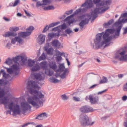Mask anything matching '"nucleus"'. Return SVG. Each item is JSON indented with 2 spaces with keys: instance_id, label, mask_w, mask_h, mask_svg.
<instances>
[{
  "instance_id": "1",
  "label": "nucleus",
  "mask_w": 127,
  "mask_h": 127,
  "mask_svg": "<svg viewBox=\"0 0 127 127\" xmlns=\"http://www.w3.org/2000/svg\"><path fill=\"white\" fill-rule=\"evenodd\" d=\"M111 2L110 0V2L109 4H107L106 5H103L102 6H103L104 8L103 9H101V8L102 7L96 8H95L94 11L91 12V14H87V16L88 18H86L84 20H82L79 23V25L80 26V28L82 29L83 28L84 25L88 24L89 20L92 18L93 20L95 19L97 16V14L104 12L107 10L109 8L108 5H110Z\"/></svg>"
},
{
  "instance_id": "2",
  "label": "nucleus",
  "mask_w": 127,
  "mask_h": 127,
  "mask_svg": "<svg viewBox=\"0 0 127 127\" xmlns=\"http://www.w3.org/2000/svg\"><path fill=\"white\" fill-rule=\"evenodd\" d=\"M111 2L110 0V2L109 4H107L106 5H103L102 6H103L104 8L103 9H101V8L102 7L96 8H95L94 11L91 12V14H87V16L88 18H86L84 20H82L79 23V25L80 26V28L82 29L83 28L84 25L88 24L89 20L92 18L93 20L95 19L97 16V14L104 12L107 10L109 8L108 5H110Z\"/></svg>"
},
{
  "instance_id": "3",
  "label": "nucleus",
  "mask_w": 127,
  "mask_h": 127,
  "mask_svg": "<svg viewBox=\"0 0 127 127\" xmlns=\"http://www.w3.org/2000/svg\"><path fill=\"white\" fill-rule=\"evenodd\" d=\"M109 34L105 31L104 33L102 32L98 33L96 35V39L94 40V42L96 47L95 49H98L104 44V47L108 46L109 44L107 43L110 41L112 39L111 36H109Z\"/></svg>"
},
{
  "instance_id": "4",
  "label": "nucleus",
  "mask_w": 127,
  "mask_h": 127,
  "mask_svg": "<svg viewBox=\"0 0 127 127\" xmlns=\"http://www.w3.org/2000/svg\"><path fill=\"white\" fill-rule=\"evenodd\" d=\"M30 93L31 94L34 93V94L33 96L28 98L27 101L28 103L34 107L38 106V103L40 106H42L43 102L39 100V98H43L44 95L41 92L36 90L32 89L30 91Z\"/></svg>"
},
{
  "instance_id": "5",
  "label": "nucleus",
  "mask_w": 127,
  "mask_h": 127,
  "mask_svg": "<svg viewBox=\"0 0 127 127\" xmlns=\"http://www.w3.org/2000/svg\"><path fill=\"white\" fill-rule=\"evenodd\" d=\"M81 125L83 126L92 125L94 123V122L91 123L89 118L85 114L81 115L79 119Z\"/></svg>"
},
{
  "instance_id": "6",
  "label": "nucleus",
  "mask_w": 127,
  "mask_h": 127,
  "mask_svg": "<svg viewBox=\"0 0 127 127\" xmlns=\"http://www.w3.org/2000/svg\"><path fill=\"white\" fill-rule=\"evenodd\" d=\"M9 108L13 112V115L16 116L19 114L21 113L19 106L18 104L14 105L13 102L10 103L8 105Z\"/></svg>"
},
{
  "instance_id": "7",
  "label": "nucleus",
  "mask_w": 127,
  "mask_h": 127,
  "mask_svg": "<svg viewBox=\"0 0 127 127\" xmlns=\"http://www.w3.org/2000/svg\"><path fill=\"white\" fill-rule=\"evenodd\" d=\"M125 51H123L120 52L119 54L116 55L115 56V58L118 59L120 61H127V54L125 55Z\"/></svg>"
},
{
  "instance_id": "8",
  "label": "nucleus",
  "mask_w": 127,
  "mask_h": 127,
  "mask_svg": "<svg viewBox=\"0 0 127 127\" xmlns=\"http://www.w3.org/2000/svg\"><path fill=\"white\" fill-rule=\"evenodd\" d=\"M80 111L84 113L91 112L94 111L93 108L88 105H86L81 107L80 109Z\"/></svg>"
},
{
  "instance_id": "9",
  "label": "nucleus",
  "mask_w": 127,
  "mask_h": 127,
  "mask_svg": "<svg viewBox=\"0 0 127 127\" xmlns=\"http://www.w3.org/2000/svg\"><path fill=\"white\" fill-rule=\"evenodd\" d=\"M32 88L37 89L39 90L40 87L34 81L30 80L28 82V86L27 88L28 89H30V91L32 89Z\"/></svg>"
},
{
  "instance_id": "10",
  "label": "nucleus",
  "mask_w": 127,
  "mask_h": 127,
  "mask_svg": "<svg viewBox=\"0 0 127 127\" xmlns=\"http://www.w3.org/2000/svg\"><path fill=\"white\" fill-rule=\"evenodd\" d=\"M100 0H93L94 3L95 4L97 7L101 6L104 5L109 4L110 2V0H106L105 1H103L101 2Z\"/></svg>"
},
{
  "instance_id": "11",
  "label": "nucleus",
  "mask_w": 127,
  "mask_h": 127,
  "mask_svg": "<svg viewBox=\"0 0 127 127\" xmlns=\"http://www.w3.org/2000/svg\"><path fill=\"white\" fill-rule=\"evenodd\" d=\"M21 56H17L15 57V58L13 57L12 59L8 58L6 60L4 63L10 65L12 63V61H13L14 62L18 61L19 59H21Z\"/></svg>"
},
{
  "instance_id": "12",
  "label": "nucleus",
  "mask_w": 127,
  "mask_h": 127,
  "mask_svg": "<svg viewBox=\"0 0 127 127\" xmlns=\"http://www.w3.org/2000/svg\"><path fill=\"white\" fill-rule=\"evenodd\" d=\"M21 106L22 110L24 112L28 109H30L31 108V106L27 102H21Z\"/></svg>"
},
{
  "instance_id": "13",
  "label": "nucleus",
  "mask_w": 127,
  "mask_h": 127,
  "mask_svg": "<svg viewBox=\"0 0 127 127\" xmlns=\"http://www.w3.org/2000/svg\"><path fill=\"white\" fill-rule=\"evenodd\" d=\"M81 6L82 7H85L88 9H90L92 8L93 6V4L91 1L90 0L82 4Z\"/></svg>"
},
{
  "instance_id": "14",
  "label": "nucleus",
  "mask_w": 127,
  "mask_h": 127,
  "mask_svg": "<svg viewBox=\"0 0 127 127\" xmlns=\"http://www.w3.org/2000/svg\"><path fill=\"white\" fill-rule=\"evenodd\" d=\"M90 102L91 104H94L96 103L98 101V96H95L93 97L92 95H90Z\"/></svg>"
},
{
  "instance_id": "15",
  "label": "nucleus",
  "mask_w": 127,
  "mask_h": 127,
  "mask_svg": "<svg viewBox=\"0 0 127 127\" xmlns=\"http://www.w3.org/2000/svg\"><path fill=\"white\" fill-rule=\"evenodd\" d=\"M31 33V32H21L18 33V35L20 37L25 38L30 35Z\"/></svg>"
},
{
  "instance_id": "16",
  "label": "nucleus",
  "mask_w": 127,
  "mask_h": 127,
  "mask_svg": "<svg viewBox=\"0 0 127 127\" xmlns=\"http://www.w3.org/2000/svg\"><path fill=\"white\" fill-rule=\"evenodd\" d=\"M17 35V33L16 32H8L4 34H3V37H6L9 36H15Z\"/></svg>"
},
{
  "instance_id": "17",
  "label": "nucleus",
  "mask_w": 127,
  "mask_h": 127,
  "mask_svg": "<svg viewBox=\"0 0 127 127\" xmlns=\"http://www.w3.org/2000/svg\"><path fill=\"white\" fill-rule=\"evenodd\" d=\"M52 45L58 48L61 45V43L58 40L56 39L53 40L51 42Z\"/></svg>"
},
{
  "instance_id": "18",
  "label": "nucleus",
  "mask_w": 127,
  "mask_h": 127,
  "mask_svg": "<svg viewBox=\"0 0 127 127\" xmlns=\"http://www.w3.org/2000/svg\"><path fill=\"white\" fill-rule=\"evenodd\" d=\"M8 102V100L7 97H5L3 98L0 99V103L1 104L4 105L7 104Z\"/></svg>"
},
{
  "instance_id": "19",
  "label": "nucleus",
  "mask_w": 127,
  "mask_h": 127,
  "mask_svg": "<svg viewBox=\"0 0 127 127\" xmlns=\"http://www.w3.org/2000/svg\"><path fill=\"white\" fill-rule=\"evenodd\" d=\"M121 17H120L119 19L118 22H116L115 24V25L118 26V25L121 24H121L122 23H124L125 22H127V20H125L126 19H123L122 20H120Z\"/></svg>"
},
{
  "instance_id": "20",
  "label": "nucleus",
  "mask_w": 127,
  "mask_h": 127,
  "mask_svg": "<svg viewBox=\"0 0 127 127\" xmlns=\"http://www.w3.org/2000/svg\"><path fill=\"white\" fill-rule=\"evenodd\" d=\"M39 38V42L41 43L44 42L45 36L42 34L39 35L38 37Z\"/></svg>"
},
{
  "instance_id": "21",
  "label": "nucleus",
  "mask_w": 127,
  "mask_h": 127,
  "mask_svg": "<svg viewBox=\"0 0 127 127\" xmlns=\"http://www.w3.org/2000/svg\"><path fill=\"white\" fill-rule=\"evenodd\" d=\"M122 27V25H121L120 26L118 27L116 29V32L115 33V35L119 36L120 35V32L121 29Z\"/></svg>"
},
{
  "instance_id": "22",
  "label": "nucleus",
  "mask_w": 127,
  "mask_h": 127,
  "mask_svg": "<svg viewBox=\"0 0 127 127\" xmlns=\"http://www.w3.org/2000/svg\"><path fill=\"white\" fill-rule=\"evenodd\" d=\"M45 70V73L48 76H51L53 74V71H51L49 69H48L47 68L46 69H44Z\"/></svg>"
},
{
  "instance_id": "23",
  "label": "nucleus",
  "mask_w": 127,
  "mask_h": 127,
  "mask_svg": "<svg viewBox=\"0 0 127 127\" xmlns=\"http://www.w3.org/2000/svg\"><path fill=\"white\" fill-rule=\"evenodd\" d=\"M40 67L38 64H36L32 68L31 70L32 71H35L38 70L40 69Z\"/></svg>"
},
{
  "instance_id": "24",
  "label": "nucleus",
  "mask_w": 127,
  "mask_h": 127,
  "mask_svg": "<svg viewBox=\"0 0 127 127\" xmlns=\"http://www.w3.org/2000/svg\"><path fill=\"white\" fill-rule=\"evenodd\" d=\"M40 65L43 70L46 69L47 68V62L45 61L41 62L40 63Z\"/></svg>"
},
{
  "instance_id": "25",
  "label": "nucleus",
  "mask_w": 127,
  "mask_h": 127,
  "mask_svg": "<svg viewBox=\"0 0 127 127\" xmlns=\"http://www.w3.org/2000/svg\"><path fill=\"white\" fill-rule=\"evenodd\" d=\"M35 62L34 60H29L28 61V64L29 66L32 67L34 64L35 63Z\"/></svg>"
},
{
  "instance_id": "26",
  "label": "nucleus",
  "mask_w": 127,
  "mask_h": 127,
  "mask_svg": "<svg viewBox=\"0 0 127 127\" xmlns=\"http://www.w3.org/2000/svg\"><path fill=\"white\" fill-rule=\"evenodd\" d=\"M113 22V19H111L108 22L104 24H103V26L104 27L107 28V26H109L112 24V23Z\"/></svg>"
},
{
  "instance_id": "27",
  "label": "nucleus",
  "mask_w": 127,
  "mask_h": 127,
  "mask_svg": "<svg viewBox=\"0 0 127 127\" xmlns=\"http://www.w3.org/2000/svg\"><path fill=\"white\" fill-rule=\"evenodd\" d=\"M65 68V67L64 64H62L60 65L59 69L57 70V72H62L64 70V69Z\"/></svg>"
},
{
  "instance_id": "28",
  "label": "nucleus",
  "mask_w": 127,
  "mask_h": 127,
  "mask_svg": "<svg viewBox=\"0 0 127 127\" xmlns=\"http://www.w3.org/2000/svg\"><path fill=\"white\" fill-rule=\"evenodd\" d=\"M54 9V7L52 5H49L43 8V9L45 10H53Z\"/></svg>"
},
{
  "instance_id": "29",
  "label": "nucleus",
  "mask_w": 127,
  "mask_h": 127,
  "mask_svg": "<svg viewBox=\"0 0 127 127\" xmlns=\"http://www.w3.org/2000/svg\"><path fill=\"white\" fill-rule=\"evenodd\" d=\"M19 29V27H12L10 28L9 30L11 32H16L18 31Z\"/></svg>"
},
{
  "instance_id": "30",
  "label": "nucleus",
  "mask_w": 127,
  "mask_h": 127,
  "mask_svg": "<svg viewBox=\"0 0 127 127\" xmlns=\"http://www.w3.org/2000/svg\"><path fill=\"white\" fill-rule=\"evenodd\" d=\"M56 35H57L58 36H59V33H58V34H57L56 33H49L48 34V37L50 39Z\"/></svg>"
},
{
  "instance_id": "31",
  "label": "nucleus",
  "mask_w": 127,
  "mask_h": 127,
  "mask_svg": "<svg viewBox=\"0 0 127 127\" xmlns=\"http://www.w3.org/2000/svg\"><path fill=\"white\" fill-rule=\"evenodd\" d=\"M34 77L37 80H42V77L41 75L39 73H37L34 75Z\"/></svg>"
},
{
  "instance_id": "32",
  "label": "nucleus",
  "mask_w": 127,
  "mask_h": 127,
  "mask_svg": "<svg viewBox=\"0 0 127 127\" xmlns=\"http://www.w3.org/2000/svg\"><path fill=\"white\" fill-rule=\"evenodd\" d=\"M107 78L106 77L103 76V77L102 79L99 81V84H101L106 83L107 82Z\"/></svg>"
},
{
  "instance_id": "33",
  "label": "nucleus",
  "mask_w": 127,
  "mask_h": 127,
  "mask_svg": "<svg viewBox=\"0 0 127 127\" xmlns=\"http://www.w3.org/2000/svg\"><path fill=\"white\" fill-rule=\"evenodd\" d=\"M72 31L70 29V28L66 29L64 31V33L66 34L65 35H67L66 34L69 35L70 33H72Z\"/></svg>"
},
{
  "instance_id": "34",
  "label": "nucleus",
  "mask_w": 127,
  "mask_h": 127,
  "mask_svg": "<svg viewBox=\"0 0 127 127\" xmlns=\"http://www.w3.org/2000/svg\"><path fill=\"white\" fill-rule=\"evenodd\" d=\"M49 66L50 68L54 70L56 69L57 67L56 64L55 63H52V64H50Z\"/></svg>"
},
{
  "instance_id": "35",
  "label": "nucleus",
  "mask_w": 127,
  "mask_h": 127,
  "mask_svg": "<svg viewBox=\"0 0 127 127\" xmlns=\"http://www.w3.org/2000/svg\"><path fill=\"white\" fill-rule=\"evenodd\" d=\"M49 81L51 82L54 83H56L59 82L58 80L53 77L50 78L49 79Z\"/></svg>"
},
{
  "instance_id": "36",
  "label": "nucleus",
  "mask_w": 127,
  "mask_h": 127,
  "mask_svg": "<svg viewBox=\"0 0 127 127\" xmlns=\"http://www.w3.org/2000/svg\"><path fill=\"white\" fill-rule=\"evenodd\" d=\"M115 30L114 29H108L105 30L107 32L111 34H112L114 33Z\"/></svg>"
},
{
  "instance_id": "37",
  "label": "nucleus",
  "mask_w": 127,
  "mask_h": 127,
  "mask_svg": "<svg viewBox=\"0 0 127 127\" xmlns=\"http://www.w3.org/2000/svg\"><path fill=\"white\" fill-rule=\"evenodd\" d=\"M60 23L59 22L52 23L49 25V26H48V27L49 28L57 25Z\"/></svg>"
},
{
  "instance_id": "38",
  "label": "nucleus",
  "mask_w": 127,
  "mask_h": 127,
  "mask_svg": "<svg viewBox=\"0 0 127 127\" xmlns=\"http://www.w3.org/2000/svg\"><path fill=\"white\" fill-rule=\"evenodd\" d=\"M5 94V91L3 89H2L0 91V98L3 97L4 95Z\"/></svg>"
},
{
  "instance_id": "39",
  "label": "nucleus",
  "mask_w": 127,
  "mask_h": 127,
  "mask_svg": "<svg viewBox=\"0 0 127 127\" xmlns=\"http://www.w3.org/2000/svg\"><path fill=\"white\" fill-rule=\"evenodd\" d=\"M46 58V56L44 53H43L41 56L39 58V61H41L44 60Z\"/></svg>"
},
{
  "instance_id": "40",
  "label": "nucleus",
  "mask_w": 127,
  "mask_h": 127,
  "mask_svg": "<svg viewBox=\"0 0 127 127\" xmlns=\"http://www.w3.org/2000/svg\"><path fill=\"white\" fill-rule=\"evenodd\" d=\"M13 71L14 70H17L19 69V67L16 64H13L11 66Z\"/></svg>"
},
{
  "instance_id": "41",
  "label": "nucleus",
  "mask_w": 127,
  "mask_h": 127,
  "mask_svg": "<svg viewBox=\"0 0 127 127\" xmlns=\"http://www.w3.org/2000/svg\"><path fill=\"white\" fill-rule=\"evenodd\" d=\"M2 73L3 77L5 78L6 79L10 77V75L9 74H6L4 71V72H2Z\"/></svg>"
},
{
  "instance_id": "42",
  "label": "nucleus",
  "mask_w": 127,
  "mask_h": 127,
  "mask_svg": "<svg viewBox=\"0 0 127 127\" xmlns=\"http://www.w3.org/2000/svg\"><path fill=\"white\" fill-rule=\"evenodd\" d=\"M7 71L10 74H11L14 72V71L11 67V68H7Z\"/></svg>"
},
{
  "instance_id": "43",
  "label": "nucleus",
  "mask_w": 127,
  "mask_h": 127,
  "mask_svg": "<svg viewBox=\"0 0 127 127\" xmlns=\"http://www.w3.org/2000/svg\"><path fill=\"white\" fill-rule=\"evenodd\" d=\"M41 2L40 1H37L36 4V6L37 7L44 5L43 3H41Z\"/></svg>"
},
{
  "instance_id": "44",
  "label": "nucleus",
  "mask_w": 127,
  "mask_h": 127,
  "mask_svg": "<svg viewBox=\"0 0 127 127\" xmlns=\"http://www.w3.org/2000/svg\"><path fill=\"white\" fill-rule=\"evenodd\" d=\"M61 97L62 99L64 100H66L68 98V97L65 94L62 95Z\"/></svg>"
},
{
  "instance_id": "45",
  "label": "nucleus",
  "mask_w": 127,
  "mask_h": 127,
  "mask_svg": "<svg viewBox=\"0 0 127 127\" xmlns=\"http://www.w3.org/2000/svg\"><path fill=\"white\" fill-rule=\"evenodd\" d=\"M50 0H43L42 2H43L44 5H46L48 4L50 2Z\"/></svg>"
},
{
  "instance_id": "46",
  "label": "nucleus",
  "mask_w": 127,
  "mask_h": 127,
  "mask_svg": "<svg viewBox=\"0 0 127 127\" xmlns=\"http://www.w3.org/2000/svg\"><path fill=\"white\" fill-rule=\"evenodd\" d=\"M43 119L41 114L36 116L35 119H37L39 120H42Z\"/></svg>"
},
{
  "instance_id": "47",
  "label": "nucleus",
  "mask_w": 127,
  "mask_h": 127,
  "mask_svg": "<svg viewBox=\"0 0 127 127\" xmlns=\"http://www.w3.org/2000/svg\"><path fill=\"white\" fill-rule=\"evenodd\" d=\"M20 2V0H15L12 6L14 7L16 6Z\"/></svg>"
},
{
  "instance_id": "48",
  "label": "nucleus",
  "mask_w": 127,
  "mask_h": 127,
  "mask_svg": "<svg viewBox=\"0 0 127 127\" xmlns=\"http://www.w3.org/2000/svg\"><path fill=\"white\" fill-rule=\"evenodd\" d=\"M34 28L32 26H30L28 28L26 29L27 30H28L29 31V32H32V31L34 29Z\"/></svg>"
},
{
  "instance_id": "49",
  "label": "nucleus",
  "mask_w": 127,
  "mask_h": 127,
  "mask_svg": "<svg viewBox=\"0 0 127 127\" xmlns=\"http://www.w3.org/2000/svg\"><path fill=\"white\" fill-rule=\"evenodd\" d=\"M15 38L16 39L17 41L19 43H20L22 41V40L19 37H15Z\"/></svg>"
},
{
  "instance_id": "50",
  "label": "nucleus",
  "mask_w": 127,
  "mask_h": 127,
  "mask_svg": "<svg viewBox=\"0 0 127 127\" xmlns=\"http://www.w3.org/2000/svg\"><path fill=\"white\" fill-rule=\"evenodd\" d=\"M49 28L48 27V25H46L45 27H44V28L43 30L42 31L43 33H44L46 32L47 31H48L49 29Z\"/></svg>"
},
{
  "instance_id": "51",
  "label": "nucleus",
  "mask_w": 127,
  "mask_h": 127,
  "mask_svg": "<svg viewBox=\"0 0 127 127\" xmlns=\"http://www.w3.org/2000/svg\"><path fill=\"white\" fill-rule=\"evenodd\" d=\"M73 16V15H71L70 16L67 17L65 19L64 21H69V20H70V18L71 17H72Z\"/></svg>"
},
{
  "instance_id": "52",
  "label": "nucleus",
  "mask_w": 127,
  "mask_h": 127,
  "mask_svg": "<svg viewBox=\"0 0 127 127\" xmlns=\"http://www.w3.org/2000/svg\"><path fill=\"white\" fill-rule=\"evenodd\" d=\"M21 59L23 63H25L27 60V59L26 58H25L24 57L22 56L21 57Z\"/></svg>"
},
{
  "instance_id": "53",
  "label": "nucleus",
  "mask_w": 127,
  "mask_h": 127,
  "mask_svg": "<svg viewBox=\"0 0 127 127\" xmlns=\"http://www.w3.org/2000/svg\"><path fill=\"white\" fill-rule=\"evenodd\" d=\"M45 50L46 51L48 54H50L51 52V48L49 49L47 48L45 49Z\"/></svg>"
},
{
  "instance_id": "54",
  "label": "nucleus",
  "mask_w": 127,
  "mask_h": 127,
  "mask_svg": "<svg viewBox=\"0 0 127 127\" xmlns=\"http://www.w3.org/2000/svg\"><path fill=\"white\" fill-rule=\"evenodd\" d=\"M43 118L45 117H47L48 114L46 112L42 113H41Z\"/></svg>"
},
{
  "instance_id": "55",
  "label": "nucleus",
  "mask_w": 127,
  "mask_h": 127,
  "mask_svg": "<svg viewBox=\"0 0 127 127\" xmlns=\"http://www.w3.org/2000/svg\"><path fill=\"white\" fill-rule=\"evenodd\" d=\"M61 29H66L67 27L65 23L61 25Z\"/></svg>"
},
{
  "instance_id": "56",
  "label": "nucleus",
  "mask_w": 127,
  "mask_h": 127,
  "mask_svg": "<svg viewBox=\"0 0 127 127\" xmlns=\"http://www.w3.org/2000/svg\"><path fill=\"white\" fill-rule=\"evenodd\" d=\"M62 58L61 56H57L56 57V60L57 61H59L62 59Z\"/></svg>"
},
{
  "instance_id": "57",
  "label": "nucleus",
  "mask_w": 127,
  "mask_h": 127,
  "mask_svg": "<svg viewBox=\"0 0 127 127\" xmlns=\"http://www.w3.org/2000/svg\"><path fill=\"white\" fill-rule=\"evenodd\" d=\"M73 100L75 101H79L80 100V99L79 97L73 96Z\"/></svg>"
},
{
  "instance_id": "58",
  "label": "nucleus",
  "mask_w": 127,
  "mask_h": 127,
  "mask_svg": "<svg viewBox=\"0 0 127 127\" xmlns=\"http://www.w3.org/2000/svg\"><path fill=\"white\" fill-rule=\"evenodd\" d=\"M123 90L124 91H127V82L124 85Z\"/></svg>"
},
{
  "instance_id": "59",
  "label": "nucleus",
  "mask_w": 127,
  "mask_h": 127,
  "mask_svg": "<svg viewBox=\"0 0 127 127\" xmlns=\"http://www.w3.org/2000/svg\"><path fill=\"white\" fill-rule=\"evenodd\" d=\"M16 41V39L15 38V37L14 38L12 39L11 42L12 44H14Z\"/></svg>"
},
{
  "instance_id": "60",
  "label": "nucleus",
  "mask_w": 127,
  "mask_h": 127,
  "mask_svg": "<svg viewBox=\"0 0 127 127\" xmlns=\"http://www.w3.org/2000/svg\"><path fill=\"white\" fill-rule=\"evenodd\" d=\"M73 11V10L72 9H71L68 11H66L65 14L67 15H68L69 14H70L72 13Z\"/></svg>"
},
{
  "instance_id": "61",
  "label": "nucleus",
  "mask_w": 127,
  "mask_h": 127,
  "mask_svg": "<svg viewBox=\"0 0 127 127\" xmlns=\"http://www.w3.org/2000/svg\"><path fill=\"white\" fill-rule=\"evenodd\" d=\"M107 89H105V90H104L102 91L99 92L97 93V94L98 95H100V94H102L103 93L107 91Z\"/></svg>"
},
{
  "instance_id": "62",
  "label": "nucleus",
  "mask_w": 127,
  "mask_h": 127,
  "mask_svg": "<svg viewBox=\"0 0 127 127\" xmlns=\"http://www.w3.org/2000/svg\"><path fill=\"white\" fill-rule=\"evenodd\" d=\"M30 124V123H26L23 125H21V126H20L19 127H25L26 126H28V125Z\"/></svg>"
},
{
  "instance_id": "63",
  "label": "nucleus",
  "mask_w": 127,
  "mask_h": 127,
  "mask_svg": "<svg viewBox=\"0 0 127 127\" xmlns=\"http://www.w3.org/2000/svg\"><path fill=\"white\" fill-rule=\"evenodd\" d=\"M127 99V96L125 95L123 96L122 97V99L123 101H126Z\"/></svg>"
},
{
  "instance_id": "64",
  "label": "nucleus",
  "mask_w": 127,
  "mask_h": 127,
  "mask_svg": "<svg viewBox=\"0 0 127 127\" xmlns=\"http://www.w3.org/2000/svg\"><path fill=\"white\" fill-rule=\"evenodd\" d=\"M127 33V27H126L124 29V32H123V34H126Z\"/></svg>"
}]
</instances>
